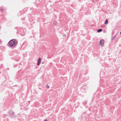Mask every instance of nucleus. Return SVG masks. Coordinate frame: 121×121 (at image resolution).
Segmentation results:
<instances>
[{"label": "nucleus", "mask_w": 121, "mask_h": 121, "mask_svg": "<svg viewBox=\"0 0 121 121\" xmlns=\"http://www.w3.org/2000/svg\"><path fill=\"white\" fill-rule=\"evenodd\" d=\"M9 44L11 47L12 48H15L17 44V41L14 39H13L10 40Z\"/></svg>", "instance_id": "nucleus-1"}, {"label": "nucleus", "mask_w": 121, "mask_h": 121, "mask_svg": "<svg viewBox=\"0 0 121 121\" xmlns=\"http://www.w3.org/2000/svg\"><path fill=\"white\" fill-rule=\"evenodd\" d=\"M102 30V29H99L97 30V31L98 32H101Z\"/></svg>", "instance_id": "nucleus-6"}, {"label": "nucleus", "mask_w": 121, "mask_h": 121, "mask_svg": "<svg viewBox=\"0 0 121 121\" xmlns=\"http://www.w3.org/2000/svg\"><path fill=\"white\" fill-rule=\"evenodd\" d=\"M102 26H103L102 27H105V25H103Z\"/></svg>", "instance_id": "nucleus-9"}, {"label": "nucleus", "mask_w": 121, "mask_h": 121, "mask_svg": "<svg viewBox=\"0 0 121 121\" xmlns=\"http://www.w3.org/2000/svg\"><path fill=\"white\" fill-rule=\"evenodd\" d=\"M44 121H47V119H46L44 120Z\"/></svg>", "instance_id": "nucleus-11"}, {"label": "nucleus", "mask_w": 121, "mask_h": 121, "mask_svg": "<svg viewBox=\"0 0 121 121\" xmlns=\"http://www.w3.org/2000/svg\"><path fill=\"white\" fill-rule=\"evenodd\" d=\"M0 42H1V40H0Z\"/></svg>", "instance_id": "nucleus-15"}, {"label": "nucleus", "mask_w": 121, "mask_h": 121, "mask_svg": "<svg viewBox=\"0 0 121 121\" xmlns=\"http://www.w3.org/2000/svg\"><path fill=\"white\" fill-rule=\"evenodd\" d=\"M120 34H121V32H120Z\"/></svg>", "instance_id": "nucleus-14"}, {"label": "nucleus", "mask_w": 121, "mask_h": 121, "mask_svg": "<svg viewBox=\"0 0 121 121\" xmlns=\"http://www.w3.org/2000/svg\"><path fill=\"white\" fill-rule=\"evenodd\" d=\"M108 23V20L107 19H106L104 22V24H107Z\"/></svg>", "instance_id": "nucleus-5"}, {"label": "nucleus", "mask_w": 121, "mask_h": 121, "mask_svg": "<svg viewBox=\"0 0 121 121\" xmlns=\"http://www.w3.org/2000/svg\"><path fill=\"white\" fill-rule=\"evenodd\" d=\"M55 23H56V22H54V24L55 25Z\"/></svg>", "instance_id": "nucleus-12"}, {"label": "nucleus", "mask_w": 121, "mask_h": 121, "mask_svg": "<svg viewBox=\"0 0 121 121\" xmlns=\"http://www.w3.org/2000/svg\"><path fill=\"white\" fill-rule=\"evenodd\" d=\"M104 39H102L101 40L99 43V45L101 46L102 45L104 44Z\"/></svg>", "instance_id": "nucleus-2"}, {"label": "nucleus", "mask_w": 121, "mask_h": 121, "mask_svg": "<svg viewBox=\"0 0 121 121\" xmlns=\"http://www.w3.org/2000/svg\"><path fill=\"white\" fill-rule=\"evenodd\" d=\"M63 36H66V35L65 34H64L63 35Z\"/></svg>", "instance_id": "nucleus-10"}, {"label": "nucleus", "mask_w": 121, "mask_h": 121, "mask_svg": "<svg viewBox=\"0 0 121 121\" xmlns=\"http://www.w3.org/2000/svg\"><path fill=\"white\" fill-rule=\"evenodd\" d=\"M43 63H44V62H42V64H43Z\"/></svg>", "instance_id": "nucleus-13"}, {"label": "nucleus", "mask_w": 121, "mask_h": 121, "mask_svg": "<svg viewBox=\"0 0 121 121\" xmlns=\"http://www.w3.org/2000/svg\"><path fill=\"white\" fill-rule=\"evenodd\" d=\"M41 61V59L39 58L38 60V63H37V65H39Z\"/></svg>", "instance_id": "nucleus-3"}, {"label": "nucleus", "mask_w": 121, "mask_h": 121, "mask_svg": "<svg viewBox=\"0 0 121 121\" xmlns=\"http://www.w3.org/2000/svg\"><path fill=\"white\" fill-rule=\"evenodd\" d=\"M10 116L13 117V115L14 114V112L13 111H11L10 112Z\"/></svg>", "instance_id": "nucleus-4"}, {"label": "nucleus", "mask_w": 121, "mask_h": 121, "mask_svg": "<svg viewBox=\"0 0 121 121\" xmlns=\"http://www.w3.org/2000/svg\"><path fill=\"white\" fill-rule=\"evenodd\" d=\"M116 35L117 34H116L113 38H112V40L114 39H115L116 38Z\"/></svg>", "instance_id": "nucleus-7"}, {"label": "nucleus", "mask_w": 121, "mask_h": 121, "mask_svg": "<svg viewBox=\"0 0 121 121\" xmlns=\"http://www.w3.org/2000/svg\"><path fill=\"white\" fill-rule=\"evenodd\" d=\"M46 87L47 88H48L49 87V86L48 85H47L46 86Z\"/></svg>", "instance_id": "nucleus-8"}]
</instances>
